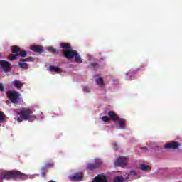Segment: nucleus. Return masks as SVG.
Instances as JSON below:
<instances>
[{"label": "nucleus", "mask_w": 182, "mask_h": 182, "mask_svg": "<svg viewBox=\"0 0 182 182\" xmlns=\"http://www.w3.org/2000/svg\"><path fill=\"white\" fill-rule=\"evenodd\" d=\"M60 48H62L61 53L63 56L68 59V60H72V59H75L76 63H82V58L77 50L72 49V46L69 43H61Z\"/></svg>", "instance_id": "nucleus-1"}, {"label": "nucleus", "mask_w": 182, "mask_h": 182, "mask_svg": "<svg viewBox=\"0 0 182 182\" xmlns=\"http://www.w3.org/2000/svg\"><path fill=\"white\" fill-rule=\"evenodd\" d=\"M0 178L1 180H21L22 181L28 180L29 175L25 174L18 170L6 171L1 173Z\"/></svg>", "instance_id": "nucleus-2"}, {"label": "nucleus", "mask_w": 182, "mask_h": 182, "mask_svg": "<svg viewBox=\"0 0 182 182\" xmlns=\"http://www.w3.org/2000/svg\"><path fill=\"white\" fill-rule=\"evenodd\" d=\"M15 112L17 114V116H20V117L18 118H15V119L17 120L18 123L22 122L23 120L31 121L35 120L36 119L35 116L31 115L32 114V113H33V112H32V110H31L30 109L23 108L20 111L16 110Z\"/></svg>", "instance_id": "nucleus-3"}, {"label": "nucleus", "mask_w": 182, "mask_h": 182, "mask_svg": "<svg viewBox=\"0 0 182 182\" xmlns=\"http://www.w3.org/2000/svg\"><path fill=\"white\" fill-rule=\"evenodd\" d=\"M7 97L11 101V103L16 105L18 100H19V97H21V94L16 91H8Z\"/></svg>", "instance_id": "nucleus-4"}, {"label": "nucleus", "mask_w": 182, "mask_h": 182, "mask_svg": "<svg viewBox=\"0 0 182 182\" xmlns=\"http://www.w3.org/2000/svg\"><path fill=\"white\" fill-rule=\"evenodd\" d=\"M129 162L127 157L126 156H120L118 159L114 162L115 167H124Z\"/></svg>", "instance_id": "nucleus-5"}, {"label": "nucleus", "mask_w": 182, "mask_h": 182, "mask_svg": "<svg viewBox=\"0 0 182 182\" xmlns=\"http://www.w3.org/2000/svg\"><path fill=\"white\" fill-rule=\"evenodd\" d=\"M102 166L101 161H97L95 164H87V170L90 171H96L99 167Z\"/></svg>", "instance_id": "nucleus-6"}, {"label": "nucleus", "mask_w": 182, "mask_h": 182, "mask_svg": "<svg viewBox=\"0 0 182 182\" xmlns=\"http://www.w3.org/2000/svg\"><path fill=\"white\" fill-rule=\"evenodd\" d=\"M0 65L6 73L11 72V63L6 60H0Z\"/></svg>", "instance_id": "nucleus-7"}, {"label": "nucleus", "mask_w": 182, "mask_h": 182, "mask_svg": "<svg viewBox=\"0 0 182 182\" xmlns=\"http://www.w3.org/2000/svg\"><path fill=\"white\" fill-rule=\"evenodd\" d=\"M178 147H180V144L178 141H172L165 146V149L169 150H176V149H178Z\"/></svg>", "instance_id": "nucleus-8"}, {"label": "nucleus", "mask_w": 182, "mask_h": 182, "mask_svg": "<svg viewBox=\"0 0 182 182\" xmlns=\"http://www.w3.org/2000/svg\"><path fill=\"white\" fill-rule=\"evenodd\" d=\"M93 182H109V180H107V177H106V176L102 173L98 174L96 177H95Z\"/></svg>", "instance_id": "nucleus-9"}, {"label": "nucleus", "mask_w": 182, "mask_h": 182, "mask_svg": "<svg viewBox=\"0 0 182 182\" xmlns=\"http://www.w3.org/2000/svg\"><path fill=\"white\" fill-rule=\"evenodd\" d=\"M31 50L33 52H36V53H43V48H42L41 46L38 45H33L30 46Z\"/></svg>", "instance_id": "nucleus-10"}, {"label": "nucleus", "mask_w": 182, "mask_h": 182, "mask_svg": "<svg viewBox=\"0 0 182 182\" xmlns=\"http://www.w3.org/2000/svg\"><path fill=\"white\" fill-rule=\"evenodd\" d=\"M108 116L112 122H118L120 120V117L114 111H109L108 112Z\"/></svg>", "instance_id": "nucleus-11"}, {"label": "nucleus", "mask_w": 182, "mask_h": 182, "mask_svg": "<svg viewBox=\"0 0 182 182\" xmlns=\"http://www.w3.org/2000/svg\"><path fill=\"white\" fill-rule=\"evenodd\" d=\"M82 178H83V173L82 172L75 173L71 176V180L73 181H80Z\"/></svg>", "instance_id": "nucleus-12"}, {"label": "nucleus", "mask_w": 182, "mask_h": 182, "mask_svg": "<svg viewBox=\"0 0 182 182\" xmlns=\"http://www.w3.org/2000/svg\"><path fill=\"white\" fill-rule=\"evenodd\" d=\"M18 66L21 68V69H28L29 68V65H28V63H26V61L25 58H22L18 61Z\"/></svg>", "instance_id": "nucleus-13"}, {"label": "nucleus", "mask_w": 182, "mask_h": 182, "mask_svg": "<svg viewBox=\"0 0 182 182\" xmlns=\"http://www.w3.org/2000/svg\"><path fill=\"white\" fill-rule=\"evenodd\" d=\"M13 85L14 87H16V89H22V87H23V82L18 80H15L13 81Z\"/></svg>", "instance_id": "nucleus-14"}, {"label": "nucleus", "mask_w": 182, "mask_h": 182, "mask_svg": "<svg viewBox=\"0 0 182 182\" xmlns=\"http://www.w3.org/2000/svg\"><path fill=\"white\" fill-rule=\"evenodd\" d=\"M118 124L119 126V129H126V119L124 118H119L118 120Z\"/></svg>", "instance_id": "nucleus-15"}, {"label": "nucleus", "mask_w": 182, "mask_h": 182, "mask_svg": "<svg viewBox=\"0 0 182 182\" xmlns=\"http://www.w3.org/2000/svg\"><path fill=\"white\" fill-rule=\"evenodd\" d=\"M95 82L97 86H100V87H103L105 86V82L103 81V79L102 77H98L95 79Z\"/></svg>", "instance_id": "nucleus-16"}, {"label": "nucleus", "mask_w": 182, "mask_h": 182, "mask_svg": "<svg viewBox=\"0 0 182 182\" xmlns=\"http://www.w3.org/2000/svg\"><path fill=\"white\" fill-rule=\"evenodd\" d=\"M21 48L19 46H13L11 48V52L12 53H14L15 55H18Z\"/></svg>", "instance_id": "nucleus-17"}, {"label": "nucleus", "mask_w": 182, "mask_h": 182, "mask_svg": "<svg viewBox=\"0 0 182 182\" xmlns=\"http://www.w3.org/2000/svg\"><path fill=\"white\" fill-rule=\"evenodd\" d=\"M139 168L142 170V171H149V170H151L150 166L144 164H141Z\"/></svg>", "instance_id": "nucleus-18"}, {"label": "nucleus", "mask_w": 182, "mask_h": 182, "mask_svg": "<svg viewBox=\"0 0 182 182\" xmlns=\"http://www.w3.org/2000/svg\"><path fill=\"white\" fill-rule=\"evenodd\" d=\"M50 72H56V73H59L60 72V68L58 67H55L53 65H50L49 67Z\"/></svg>", "instance_id": "nucleus-19"}, {"label": "nucleus", "mask_w": 182, "mask_h": 182, "mask_svg": "<svg viewBox=\"0 0 182 182\" xmlns=\"http://www.w3.org/2000/svg\"><path fill=\"white\" fill-rule=\"evenodd\" d=\"M48 52H51L53 55H59V50L53 47H48Z\"/></svg>", "instance_id": "nucleus-20"}, {"label": "nucleus", "mask_w": 182, "mask_h": 182, "mask_svg": "<svg viewBox=\"0 0 182 182\" xmlns=\"http://www.w3.org/2000/svg\"><path fill=\"white\" fill-rule=\"evenodd\" d=\"M18 56H21V58H26L28 56V51L26 50H21L20 53H18Z\"/></svg>", "instance_id": "nucleus-21"}, {"label": "nucleus", "mask_w": 182, "mask_h": 182, "mask_svg": "<svg viewBox=\"0 0 182 182\" xmlns=\"http://www.w3.org/2000/svg\"><path fill=\"white\" fill-rule=\"evenodd\" d=\"M124 178L122 176H117L114 178V182H124Z\"/></svg>", "instance_id": "nucleus-22"}, {"label": "nucleus", "mask_w": 182, "mask_h": 182, "mask_svg": "<svg viewBox=\"0 0 182 182\" xmlns=\"http://www.w3.org/2000/svg\"><path fill=\"white\" fill-rule=\"evenodd\" d=\"M8 59L10 60H16V59H18V55L15 54H10L8 57Z\"/></svg>", "instance_id": "nucleus-23"}, {"label": "nucleus", "mask_w": 182, "mask_h": 182, "mask_svg": "<svg viewBox=\"0 0 182 182\" xmlns=\"http://www.w3.org/2000/svg\"><path fill=\"white\" fill-rule=\"evenodd\" d=\"M91 68L93 69V70H97V69H99V65L97 63H92L91 64Z\"/></svg>", "instance_id": "nucleus-24"}, {"label": "nucleus", "mask_w": 182, "mask_h": 182, "mask_svg": "<svg viewBox=\"0 0 182 182\" xmlns=\"http://www.w3.org/2000/svg\"><path fill=\"white\" fill-rule=\"evenodd\" d=\"M5 117H6V116H5V114H4L3 112L0 111V123L5 119Z\"/></svg>", "instance_id": "nucleus-25"}, {"label": "nucleus", "mask_w": 182, "mask_h": 182, "mask_svg": "<svg viewBox=\"0 0 182 182\" xmlns=\"http://www.w3.org/2000/svg\"><path fill=\"white\" fill-rule=\"evenodd\" d=\"M26 62H33L35 60V58L28 57V58H24Z\"/></svg>", "instance_id": "nucleus-26"}, {"label": "nucleus", "mask_w": 182, "mask_h": 182, "mask_svg": "<svg viewBox=\"0 0 182 182\" xmlns=\"http://www.w3.org/2000/svg\"><path fill=\"white\" fill-rule=\"evenodd\" d=\"M102 122H110V118L107 116H104L102 117Z\"/></svg>", "instance_id": "nucleus-27"}, {"label": "nucleus", "mask_w": 182, "mask_h": 182, "mask_svg": "<svg viewBox=\"0 0 182 182\" xmlns=\"http://www.w3.org/2000/svg\"><path fill=\"white\" fill-rule=\"evenodd\" d=\"M83 90L85 93H90V88L87 86L84 87Z\"/></svg>", "instance_id": "nucleus-28"}, {"label": "nucleus", "mask_w": 182, "mask_h": 182, "mask_svg": "<svg viewBox=\"0 0 182 182\" xmlns=\"http://www.w3.org/2000/svg\"><path fill=\"white\" fill-rule=\"evenodd\" d=\"M5 91V87H4V84L0 83V92H4Z\"/></svg>", "instance_id": "nucleus-29"}, {"label": "nucleus", "mask_w": 182, "mask_h": 182, "mask_svg": "<svg viewBox=\"0 0 182 182\" xmlns=\"http://www.w3.org/2000/svg\"><path fill=\"white\" fill-rule=\"evenodd\" d=\"M118 147H119V145L117 144V143H115L114 144V150L117 151L119 149Z\"/></svg>", "instance_id": "nucleus-30"}, {"label": "nucleus", "mask_w": 182, "mask_h": 182, "mask_svg": "<svg viewBox=\"0 0 182 182\" xmlns=\"http://www.w3.org/2000/svg\"><path fill=\"white\" fill-rule=\"evenodd\" d=\"M131 174H132L133 176H136L137 173H136V171H132Z\"/></svg>", "instance_id": "nucleus-31"}, {"label": "nucleus", "mask_w": 182, "mask_h": 182, "mask_svg": "<svg viewBox=\"0 0 182 182\" xmlns=\"http://www.w3.org/2000/svg\"><path fill=\"white\" fill-rule=\"evenodd\" d=\"M53 164H48L46 165V167H53Z\"/></svg>", "instance_id": "nucleus-32"}, {"label": "nucleus", "mask_w": 182, "mask_h": 182, "mask_svg": "<svg viewBox=\"0 0 182 182\" xmlns=\"http://www.w3.org/2000/svg\"><path fill=\"white\" fill-rule=\"evenodd\" d=\"M141 149L142 150H147V147H142Z\"/></svg>", "instance_id": "nucleus-33"}, {"label": "nucleus", "mask_w": 182, "mask_h": 182, "mask_svg": "<svg viewBox=\"0 0 182 182\" xmlns=\"http://www.w3.org/2000/svg\"><path fill=\"white\" fill-rule=\"evenodd\" d=\"M1 56H2V54L0 53V58H1Z\"/></svg>", "instance_id": "nucleus-34"}]
</instances>
